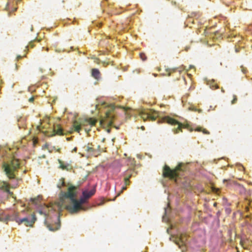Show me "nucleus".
Returning a JSON list of instances; mask_svg holds the SVG:
<instances>
[{"label":"nucleus","mask_w":252,"mask_h":252,"mask_svg":"<svg viewBox=\"0 0 252 252\" xmlns=\"http://www.w3.org/2000/svg\"><path fill=\"white\" fill-rule=\"evenodd\" d=\"M208 85H209L210 86V87L213 90H216L219 88L218 85L213 80L208 81Z\"/></svg>","instance_id":"2eb2a0df"},{"label":"nucleus","mask_w":252,"mask_h":252,"mask_svg":"<svg viewBox=\"0 0 252 252\" xmlns=\"http://www.w3.org/2000/svg\"><path fill=\"white\" fill-rule=\"evenodd\" d=\"M245 209L246 211H248L249 209L248 207H246Z\"/></svg>","instance_id":"7c9ffc66"},{"label":"nucleus","mask_w":252,"mask_h":252,"mask_svg":"<svg viewBox=\"0 0 252 252\" xmlns=\"http://www.w3.org/2000/svg\"><path fill=\"white\" fill-rule=\"evenodd\" d=\"M188 109L189 110H190V111H195V112H198L199 113H202V110L200 109H197L196 108V107H195L194 106H193V105H191L190 106H189V108H188Z\"/></svg>","instance_id":"a211bd4d"},{"label":"nucleus","mask_w":252,"mask_h":252,"mask_svg":"<svg viewBox=\"0 0 252 252\" xmlns=\"http://www.w3.org/2000/svg\"><path fill=\"white\" fill-rule=\"evenodd\" d=\"M39 200H40V197L39 196L36 198H33L31 199V202L34 204H37L38 203Z\"/></svg>","instance_id":"aec40b11"},{"label":"nucleus","mask_w":252,"mask_h":252,"mask_svg":"<svg viewBox=\"0 0 252 252\" xmlns=\"http://www.w3.org/2000/svg\"><path fill=\"white\" fill-rule=\"evenodd\" d=\"M35 220L36 217L35 215L32 214V216L29 218H24L22 219H17L16 221L19 224L22 223H24L25 225L27 226H32Z\"/></svg>","instance_id":"6e6552de"},{"label":"nucleus","mask_w":252,"mask_h":252,"mask_svg":"<svg viewBox=\"0 0 252 252\" xmlns=\"http://www.w3.org/2000/svg\"><path fill=\"white\" fill-rule=\"evenodd\" d=\"M97 120L94 118H80L73 122V127L75 131L80 132L81 127H83L84 130L89 132L91 130V127L95 126L97 122Z\"/></svg>","instance_id":"f03ea898"},{"label":"nucleus","mask_w":252,"mask_h":252,"mask_svg":"<svg viewBox=\"0 0 252 252\" xmlns=\"http://www.w3.org/2000/svg\"><path fill=\"white\" fill-rule=\"evenodd\" d=\"M133 173L134 171L132 169L127 170L125 173V177L128 178V179H129Z\"/></svg>","instance_id":"dca6fc26"},{"label":"nucleus","mask_w":252,"mask_h":252,"mask_svg":"<svg viewBox=\"0 0 252 252\" xmlns=\"http://www.w3.org/2000/svg\"><path fill=\"white\" fill-rule=\"evenodd\" d=\"M141 118L145 121L147 120L154 121L156 120L157 116L151 115L148 112H142L140 114Z\"/></svg>","instance_id":"1a4fd4ad"},{"label":"nucleus","mask_w":252,"mask_h":252,"mask_svg":"<svg viewBox=\"0 0 252 252\" xmlns=\"http://www.w3.org/2000/svg\"><path fill=\"white\" fill-rule=\"evenodd\" d=\"M21 58H22V57L21 56H18L17 58L18 60H19V59H21Z\"/></svg>","instance_id":"2f4dec72"},{"label":"nucleus","mask_w":252,"mask_h":252,"mask_svg":"<svg viewBox=\"0 0 252 252\" xmlns=\"http://www.w3.org/2000/svg\"><path fill=\"white\" fill-rule=\"evenodd\" d=\"M188 236L186 234L182 233L176 236L170 237L171 241L174 242L180 248H184L187 241Z\"/></svg>","instance_id":"0eeeda50"},{"label":"nucleus","mask_w":252,"mask_h":252,"mask_svg":"<svg viewBox=\"0 0 252 252\" xmlns=\"http://www.w3.org/2000/svg\"><path fill=\"white\" fill-rule=\"evenodd\" d=\"M163 121L164 123H166L174 126L172 128V131L174 134H177L180 132H182L183 128H189L188 125H184L176 120L168 116L164 117L163 118Z\"/></svg>","instance_id":"423d86ee"},{"label":"nucleus","mask_w":252,"mask_h":252,"mask_svg":"<svg viewBox=\"0 0 252 252\" xmlns=\"http://www.w3.org/2000/svg\"><path fill=\"white\" fill-rule=\"evenodd\" d=\"M65 182L64 181V180L63 179H61L60 180V183L58 184L57 185L58 188L59 189H61L62 187L65 186Z\"/></svg>","instance_id":"412c9836"},{"label":"nucleus","mask_w":252,"mask_h":252,"mask_svg":"<svg viewBox=\"0 0 252 252\" xmlns=\"http://www.w3.org/2000/svg\"><path fill=\"white\" fill-rule=\"evenodd\" d=\"M20 166L18 159L13 158L9 163H3L2 168L5 174L10 179H15V172Z\"/></svg>","instance_id":"20e7f679"},{"label":"nucleus","mask_w":252,"mask_h":252,"mask_svg":"<svg viewBox=\"0 0 252 252\" xmlns=\"http://www.w3.org/2000/svg\"><path fill=\"white\" fill-rule=\"evenodd\" d=\"M120 108V109H123V111L124 112H125V111H126V109H125L124 108H121H121Z\"/></svg>","instance_id":"473e14b6"},{"label":"nucleus","mask_w":252,"mask_h":252,"mask_svg":"<svg viewBox=\"0 0 252 252\" xmlns=\"http://www.w3.org/2000/svg\"><path fill=\"white\" fill-rule=\"evenodd\" d=\"M53 132H54V134H53L51 136H54V135H55L56 134H57L59 135H63V129L61 127V126L59 125L54 126V128H53Z\"/></svg>","instance_id":"f8f14e48"},{"label":"nucleus","mask_w":252,"mask_h":252,"mask_svg":"<svg viewBox=\"0 0 252 252\" xmlns=\"http://www.w3.org/2000/svg\"><path fill=\"white\" fill-rule=\"evenodd\" d=\"M58 161L60 163V168H61L62 170L66 171H69L71 169V166L68 163H64L60 159H59Z\"/></svg>","instance_id":"ddd939ff"},{"label":"nucleus","mask_w":252,"mask_h":252,"mask_svg":"<svg viewBox=\"0 0 252 252\" xmlns=\"http://www.w3.org/2000/svg\"><path fill=\"white\" fill-rule=\"evenodd\" d=\"M214 206H216V203H215L214 204Z\"/></svg>","instance_id":"e433bc0d"},{"label":"nucleus","mask_w":252,"mask_h":252,"mask_svg":"<svg viewBox=\"0 0 252 252\" xmlns=\"http://www.w3.org/2000/svg\"><path fill=\"white\" fill-rule=\"evenodd\" d=\"M126 186H125V187H122V190L120 191V192H119V193L118 194L117 196H119V195L120 194V193H122V192H123V191L124 190H126Z\"/></svg>","instance_id":"cd10ccee"},{"label":"nucleus","mask_w":252,"mask_h":252,"mask_svg":"<svg viewBox=\"0 0 252 252\" xmlns=\"http://www.w3.org/2000/svg\"><path fill=\"white\" fill-rule=\"evenodd\" d=\"M29 102H32L34 101V97H32L29 99Z\"/></svg>","instance_id":"c85d7f7f"},{"label":"nucleus","mask_w":252,"mask_h":252,"mask_svg":"<svg viewBox=\"0 0 252 252\" xmlns=\"http://www.w3.org/2000/svg\"><path fill=\"white\" fill-rule=\"evenodd\" d=\"M84 148L86 152L92 154L94 151V148L90 146L89 144L87 146H85Z\"/></svg>","instance_id":"f3484780"},{"label":"nucleus","mask_w":252,"mask_h":252,"mask_svg":"<svg viewBox=\"0 0 252 252\" xmlns=\"http://www.w3.org/2000/svg\"><path fill=\"white\" fill-rule=\"evenodd\" d=\"M92 76L94 79L98 80L101 77L100 72L98 69L93 68L92 69Z\"/></svg>","instance_id":"4468645a"},{"label":"nucleus","mask_w":252,"mask_h":252,"mask_svg":"<svg viewBox=\"0 0 252 252\" xmlns=\"http://www.w3.org/2000/svg\"><path fill=\"white\" fill-rule=\"evenodd\" d=\"M73 150H74V151L76 152V151H77V148H75L73 149Z\"/></svg>","instance_id":"72a5a7b5"},{"label":"nucleus","mask_w":252,"mask_h":252,"mask_svg":"<svg viewBox=\"0 0 252 252\" xmlns=\"http://www.w3.org/2000/svg\"><path fill=\"white\" fill-rule=\"evenodd\" d=\"M77 187L70 185L68 187L66 192H62L60 196V202L59 203L60 209L64 208L70 213H75L80 210L84 209L82 205L86 203L92 196L95 193V189L90 191L84 190L82 192V197L77 200L76 190Z\"/></svg>","instance_id":"f257e3e1"},{"label":"nucleus","mask_w":252,"mask_h":252,"mask_svg":"<svg viewBox=\"0 0 252 252\" xmlns=\"http://www.w3.org/2000/svg\"><path fill=\"white\" fill-rule=\"evenodd\" d=\"M47 227L51 231H55L58 230L59 228L60 225H57L55 227H52L51 225H48Z\"/></svg>","instance_id":"4be33fe9"},{"label":"nucleus","mask_w":252,"mask_h":252,"mask_svg":"<svg viewBox=\"0 0 252 252\" xmlns=\"http://www.w3.org/2000/svg\"><path fill=\"white\" fill-rule=\"evenodd\" d=\"M171 3L174 5H176V2L175 1H171Z\"/></svg>","instance_id":"c756f323"},{"label":"nucleus","mask_w":252,"mask_h":252,"mask_svg":"<svg viewBox=\"0 0 252 252\" xmlns=\"http://www.w3.org/2000/svg\"><path fill=\"white\" fill-rule=\"evenodd\" d=\"M237 100V96L235 95H233V100L231 101V103L232 104H235Z\"/></svg>","instance_id":"393cba45"},{"label":"nucleus","mask_w":252,"mask_h":252,"mask_svg":"<svg viewBox=\"0 0 252 252\" xmlns=\"http://www.w3.org/2000/svg\"><path fill=\"white\" fill-rule=\"evenodd\" d=\"M10 185L8 183L4 181H0V189L6 192L8 194L12 195L13 192L9 190Z\"/></svg>","instance_id":"9d476101"},{"label":"nucleus","mask_w":252,"mask_h":252,"mask_svg":"<svg viewBox=\"0 0 252 252\" xmlns=\"http://www.w3.org/2000/svg\"><path fill=\"white\" fill-rule=\"evenodd\" d=\"M183 166V163H179L174 169H171L167 165H165L163 169L162 175L165 178H169L177 182V177L179 176V172L184 170Z\"/></svg>","instance_id":"39448f33"},{"label":"nucleus","mask_w":252,"mask_h":252,"mask_svg":"<svg viewBox=\"0 0 252 252\" xmlns=\"http://www.w3.org/2000/svg\"><path fill=\"white\" fill-rule=\"evenodd\" d=\"M129 179H128V178H124V181H125V184L126 186L129 185L130 184V181L129 180Z\"/></svg>","instance_id":"b1692460"},{"label":"nucleus","mask_w":252,"mask_h":252,"mask_svg":"<svg viewBox=\"0 0 252 252\" xmlns=\"http://www.w3.org/2000/svg\"><path fill=\"white\" fill-rule=\"evenodd\" d=\"M18 181V179H16V184L11 185V188H16L17 187Z\"/></svg>","instance_id":"bb28decb"},{"label":"nucleus","mask_w":252,"mask_h":252,"mask_svg":"<svg viewBox=\"0 0 252 252\" xmlns=\"http://www.w3.org/2000/svg\"><path fill=\"white\" fill-rule=\"evenodd\" d=\"M141 128H142L143 130H144V127L142 126L141 127Z\"/></svg>","instance_id":"f704fd0d"},{"label":"nucleus","mask_w":252,"mask_h":252,"mask_svg":"<svg viewBox=\"0 0 252 252\" xmlns=\"http://www.w3.org/2000/svg\"><path fill=\"white\" fill-rule=\"evenodd\" d=\"M1 217H0V220H1Z\"/></svg>","instance_id":"4c0bfd02"},{"label":"nucleus","mask_w":252,"mask_h":252,"mask_svg":"<svg viewBox=\"0 0 252 252\" xmlns=\"http://www.w3.org/2000/svg\"><path fill=\"white\" fill-rule=\"evenodd\" d=\"M140 57L143 61H145L147 59L146 56L144 53H141L139 54Z\"/></svg>","instance_id":"5701e85b"},{"label":"nucleus","mask_w":252,"mask_h":252,"mask_svg":"<svg viewBox=\"0 0 252 252\" xmlns=\"http://www.w3.org/2000/svg\"><path fill=\"white\" fill-rule=\"evenodd\" d=\"M195 130L196 131H199V132L201 131L204 134H210V132L207 130H206V129L203 128L201 127L196 128L195 129Z\"/></svg>","instance_id":"6ab92c4d"},{"label":"nucleus","mask_w":252,"mask_h":252,"mask_svg":"<svg viewBox=\"0 0 252 252\" xmlns=\"http://www.w3.org/2000/svg\"><path fill=\"white\" fill-rule=\"evenodd\" d=\"M179 81L180 82V83H184V84H186V80L184 77H182L179 79Z\"/></svg>","instance_id":"a878e982"},{"label":"nucleus","mask_w":252,"mask_h":252,"mask_svg":"<svg viewBox=\"0 0 252 252\" xmlns=\"http://www.w3.org/2000/svg\"><path fill=\"white\" fill-rule=\"evenodd\" d=\"M107 131H108V132H110V129H108Z\"/></svg>","instance_id":"c9c22d12"},{"label":"nucleus","mask_w":252,"mask_h":252,"mask_svg":"<svg viewBox=\"0 0 252 252\" xmlns=\"http://www.w3.org/2000/svg\"><path fill=\"white\" fill-rule=\"evenodd\" d=\"M17 125L19 128H25L26 126V121L25 117L19 116L17 118Z\"/></svg>","instance_id":"9b49d317"},{"label":"nucleus","mask_w":252,"mask_h":252,"mask_svg":"<svg viewBox=\"0 0 252 252\" xmlns=\"http://www.w3.org/2000/svg\"><path fill=\"white\" fill-rule=\"evenodd\" d=\"M117 109L113 105L108 106L105 111L104 117L100 121V124L112 126L113 123L117 119L116 116V114L117 113Z\"/></svg>","instance_id":"7ed1b4c3"}]
</instances>
